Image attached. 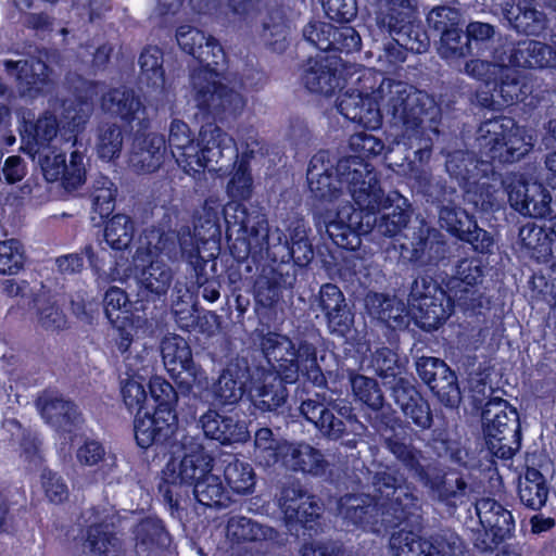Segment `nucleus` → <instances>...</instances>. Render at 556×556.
Listing matches in <instances>:
<instances>
[{
    "label": "nucleus",
    "mask_w": 556,
    "mask_h": 556,
    "mask_svg": "<svg viewBox=\"0 0 556 556\" xmlns=\"http://www.w3.org/2000/svg\"><path fill=\"white\" fill-rule=\"evenodd\" d=\"M351 87L338 99L337 108L348 119L376 129L381 125L382 115L392 118V124L401 123L405 136H416V117L413 113L418 105L430 110L429 116L437 111L429 94L415 89L404 81L380 78L375 72L361 66L345 67Z\"/></svg>",
    "instance_id": "obj_1"
},
{
    "label": "nucleus",
    "mask_w": 556,
    "mask_h": 556,
    "mask_svg": "<svg viewBox=\"0 0 556 556\" xmlns=\"http://www.w3.org/2000/svg\"><path fill=\"white\" fill-rule=\"evenodd\" d=\"M337 172L338 181L348 193L336 212H326L323 223L337 245L354 249L359 244L358 236L371 230L375 215L381 208H388V202L405 204V198L396 191L386 195L374 166L359 157L341 159Z\"/></svg>",
    "instance_id": "obj_2"
},
{
    "label": "nucleus",
    "mask_w": 556,
    "mask_h": 556,
    "mask_svg": "<svg viewBox=\"0 0 556 556\" xmlns=\"http://www.w3.org/2000/svg\"><path fill=\"white\" fill-rule=\"evenodd\" d=\"M260 345L273 370L257 367L250 372L247 392L255 408L271 412L282 406L288 397L285 383H295L300 376L315 386L325 383L314 344L307 341L295 344L287 336L268 332Z\"/></svg>",
    "instance_id": "obj_3"
},
{
    "label": "nucleus",
    "mask_w": 556,
    "mask_h": 556,
    "mask_svg": "<svg viewBox=\"0 0 556 556\" xmlns=\"http://www.w3.org/2000/svg\"><path fill=\"white\" fill-rule=\"evenodd\" d=\"M179 47L205 65L191 74L192 98L198 108L214 116L240 115L247 99L241 92L242 83L222 77L212 67L224 62L225 53L212 36L189 25L180 26L176 33Z\"/></svg>",
    "instance_id": "obj_4"
},
{
    "label": "nucleus",
    "mask_w": 556,
    "mask_h": 556,
    "mask_svg": "<svg viewBox=\"0 0 556 556\" xmlns=\"http://www.w3.org/2000/svg\"><path fill=\"white\" fill-rule=\"evenodd\" d=\"M372 494H346L338 501V514L351 525L380 532L397 525L417 498L396 470L386 468L375 473Z\"/></svg>",
    "instance_id": "obj_5"
},
{
    "label": "nucleus",
    "mask_w": 556,
    "mask_h": 556,
    "mask_svg": "<svg viewBox=\"0 0 556 556\" xmlns=\"http://www.w3.org/2000/svg\"><path fill=\"white\" fill-rule=\"evenodd\" d=\"M227 231L239 226L244 237L237 239L231 251L237 260H245L250 254L256 256L264 252L278 249L273 252L274 257L279 256L281 261L292 257L299 265H306L314 256L311 243L307 240L289 243L286 233L278 227L270 229L265 215L256 214L248 216L244 208L238 204H231L226 211Z\"/></svg>",
    "instance_id": "obj_6"
},
{
    "label": "nucleus",
    "mask_w": 556,
    "mask_h": 556,
    "mask_svg": "<svg viewBox=\"0 0 556 556\" xmlns=\"http://www.w3.org/2000/svg\"><path fill=\"white\" fill-rule=\"evenodd\" d=\"M147 247H140L134 257L136 279L141 289L156 296L165 295L172 286L174 271L163 256L178 260L174 236L159 229H150L144 236Z\"/></svg>",
    "instance_id": "obj_7"
},
{
    "label": "nucleus",
    "mask_w": 556,
    "mask_h": 556,
    "mask_svg": "<svg viewBox=\"0 0 556 556\" xmlns=\"http://www.w3.org/2000/svg\"><path fill=\"white\" fill-rule=\"evenodd\" d=\"M477 141L489 159L501 163L518 161L533 147L532 136L505 116L483 122L478 129Z\"/></svg>",
    "instance_id": "obj_8"
},
{
    "label": "nucleus",
    "mask_w": 556,
    "mask_h": 556,
    "mask_svg": "<svg viewBox=\"0 0 556 556\" xmlns=\"http://www.w3.org/2000/svg\"><path fill=\"white\" fill-rule=\"evenodd\" d=\"M518 413L507 401L491 399L482 412L483 432L489 451L509 459L520 447Z\"/></svg>",
    "instance_id": "obj_9"
},
{
    "label": "nucleus",
    "mask_w": 556,
    "mask_h": 556,
    "mask_svg": "<svg viewBox=\"0 0 556 556\" xmlns=\"http://www.w3.org/2000/svg\"><path fill=\"white\" fill-rule=\"evenodd\" d=\"M239 150L235 139L219 126L208 123L200 128L194 153L195 163L189 166V175L207 168L220 176L226 175L238 161Z\"/></svg>",
    "instance_id": "obj_10"
},
{
    "label": "nucleus",
    "mask_w": 556,
    "mask_h": 556,
    "mask_svg": "<svg viewBox=\"0 0 556 556\" xmlns=\"http://www.w3.org/2000/svg\"><path fill=\"white\" fill-rule=\"evenodd\" d=\"M408 305L416 325L427 331L437 329L452 314L451 300L445 292L425 277L413 282Z\"/></svg>",
    "instance_id": "obj_11"
},
{
    "label": "nucleus",
    "mask_w": 556,
    "mask_h": 556,
    "mask_svg": "<svg viewBox=\"0 0 556 556\" xmlns=\"http://www.w3.org/2000/svg\"><path fill=\"white\" fill-rule=\"evenodd\" d=\"M446 170L452 177L459 180L468 193H477L481 190V202L472 200L482 211L491 210L495 203L493 186L489 184V175L493 174V167L490 161L477 160L472 153L465 151H455L448 154L446 160Z\"/></svg>",
    "instance_id": "obj_12"
},
{
    "label": "nucleus",
    "mask_w": 556,
    "mask_h": 556,
    "mask_svg": "<svg viewBox=\"0 0 556 556\" xmlns=\"http://www.w3.org/2000/svg\"><path fill=\"white\" fill-rule=\"evenodd\" d=\"M182 456L174 457L166 465L164 481L172 485L193 486L213 471L214 458L193 437L184 435L180 440Z\"/></svg>",
    "instance_id": "obj_13"
},
{
    "label": "nucleus",
    "mask_w": 556,
    "mask_h": 556,
    "mask_svg": "<svg viewBox=\"0 0 556 556\" xmlns=\"http://www.w3.org/2000/svg\"><path fill=\"white\" fill-rule=\"evenodd\" d=\"M481 528L473 532V545L484 552L510 536L515 521L510 510L494 498L483 497L476 503Z\"/></svg>",
    "instance_id": "obj_14"
},
{
    "label": "nucleus",
    "mask_w": 556,
    "mask_h": 556,
    "mask_svg": "<svg viewBox=\"0 0 556 556\" xmlns=\"http://www.w3.org/2000/svg\"><path fill=\"white\" fill-rule=\"evenodd\" d=\"M300 413L323 437L329 440H339L346 429L344 421L334 413L346 419L355 418L351 405L327 400L320 394H315L314 397L303 401L300 405Z\"/></svg>",
    "instance_id": "obj_15"
},
{
    "label": "nucleus",
    "mask_w": 556,
    "mask_h": 556,
    "mask_svg": "<svg viewBox=\"0 0 556 556\" xmlns=\"http://www.w3.org/2000/svg\"><path fill=\"white\" fill-rule=\"evenodd\" d=\"M38 154L45 178L48 181H62L66 190H75L85 182L86 169L84 154L80 151L71 153L70 162L66 163L65 155L56 152L54 147L48 149H35L33 156Z\"/></svg>",
    "instance_id": "obj_16"
},
{
    "label": "nucleus",
    "mask_w": 556,
    "mask_h": 556,
    "mask_svg": "<svg viewBox=\"0 0 556 556\" xmlns=\"http://www.w3.org/2000/svg\"><path fill=\"white\" fill-rule=\"evenodd\" d=\"M86 546L100 556H121L124 553L123 540L115 532L118 516L109 508L92 509L87 518Z\"/></svg>",
    "instance_id": "obj_17"
},
{
    "label": "nucleus",
    "mask_w": 556,
    "mask_h": 556,
    "mask_svg": "<svg viewBox=\"0 0 556 556\" xmlns=\"http://www.w3.org/2000/svg\"><path fill=\"white\" fill-rule=\"evenodd\" d=\"M429 100L435 109V113L433 116H429L430 110L418 105V110H414L413 113L416 117V136L415 137H406L405 136V127L395 122L394 127L399 129V134L394 139L395 144H404L407 148H413L415 144L420 146V148L415 152V157L421 163L426 164L429 162L432 152V141L433 137L439 135V126L441 123V109L435 103L434 99L429 96Z\"/></svg>",
    "instance_id": "obj_18"
},
{
    "label": "nucleus",
    "mask_w": 556,
    "mask_h": 556,
    "mask_svg": "<svg viewBox=\"0 0 556 556\" xmlns=\"http://www.w3.org/2000/svg\"><path fill=\"white\" fill-rule=\"evenodd\" d=\"M350 66L341 64L336 56L309 60L302 81L308 91L330 96L337 89H342L349 81V75L344 68Z\"/></svg>",
    "instance_id": "obj_19"
},
{
    "label": "nucleus",
    "mask_w": 556,
    "mask_h": 556,
    "mask_svg": "<svg viewBox=\"0 0 556 556\" xmlns=\"http://www.w3.org/2000/svg\"><path fill=\"white\" fill-rule=\"evenodd\" d=\"M176 426L177 417L173 409L156 408L153 415L136 413L135 438L142 448L163 444L175 433Z\"/></svg>",
    "instance_id": "obj_20"
},
{
    "label": "nucleus",
    "mask_w": 556,
    "mask_h": 556,
    "mask_svg": "<svg viewBox=\"0 0 556 556\" xmlns=\"http://www.w3.org/2000/svg\"><path fill=\"white\" fill-rule=\"evenodd\" d=\"M165 140L157 134L137 136L128 155V166L137 174L156 172L164 161Z\"/></svg>",
    "instance_id": "obj_21"
},
{
    "label": "nucleus",
    "mask_w": 556,
    "mask_h": 556,
    "mask_svg": "<svg viewBox=\"0 0 556 556\" xmlns=\"http://www.w3.org/2000/svg\"><path fill=\"white\" fill-rule=\"evenodd\" d=\"M333 177L331 173V165L326 162V155L318 153L314 155L307 168V182L312 194L323 201L333 202L339 201L344 197V186L338 181L339 175ZM339 205H342L340 203Z\"/></svg>",
    "instance_id": "obj_22"
},
{
    "label": "nucleus",
    "mask_w": 556,
    "mask_h": 556,
    "mask_svg": "<svg viewBox=\"0 0 556 556\" xmlns=\"http://www.w3.org/2000/svg\"><path fill=\"white\" fill-rule=\"evenodd\" d=\"M4 66L10 74L16 76L22 97L36 98L50 83L48 66L40 60L5 61Z\"/></svg>",
    "instance_id": "obj_23"
},
{
    "label": "nucleus",
    "mask_w": 556,
    "mask_h": 556,
    "mask_svg": "<svg viewBox=\"0 0 556 556\" xmlns=\"http://www.w3.org/2000/svg\"><path fill=\"white\" fill-rule=\"evenodd\" d=\"M199 424L206 438L224 445L244 442L249 438V431L243 421L232 416H223L216 409L210 408L201 415Z\"/></svg>",
    "instance_id": "obj_24"
},
{
    "label": "nucleus",
    "mask_w": 556,
    "mask_h": 556,
    "mask_svg": "<svg viewBox=\"0 0 556 556\" xmlns=\"http://www.w3.org/2000/svg\"><path fill=\"white\" fill-rule=\"evenodd\" d=\"M282 465L293 471H301L312 476H323L328 469L321 451L306 442L282 444Z\"/></svg>",
    "instance_id": "obj_25"
},
{
    "label": "nucleus",
    "mask_w": 556,
    "mask_h": 556,
    "mask_svg": "<svg viewBox=\"0 0 556 556\" xmlns=\"http://www.w3.org/2000/svg\"><path fill=\"white\" fill-rule=\"evenodd\" d=\"M102 109L128 125H142L146 121V106L135 91L126 88L110 90L102 98Z\"/></svg>",
    "instance_id": "obj_26"
},
{
    "label": "nucleus",
    "mask_w": 556,
    "mask_h": 556,
    "mask_svg": "<svg viewBox=\"0 0 556 556\" xmlns=\"http://www.w3.org/2000/svg\"><path fill=\"white\" fill-rule=\"evenodd\" d=\"M494 92L502 99V103L495 100V94H479V101L483 106L490 108L495 104L509 105L518 101H522L530 92L531 88L519 72L503 66V72L498 74L497 81L494 84Z\"/></svg>",
    "instance_id": "obj_27"
},
{
    "label": "nucleus",
    "mask_w": 556,
    "mask_h": 556,
    "mask_svg": "<svg viewBox=\"0 0 556 556\" xmlns=\"http://www.w3.org/2000/svg\"><path fill=\"white\" fill-rule=\"evenodd\" d=\"M384 446L401 465L421 483L434 468L425 453L396 435L387 438Z\"/></svg>",
    "instance_id": "obj_28"
},
{
    "label": "nucleus",
    "mask_w": 556,
    "mask_h": 556,
    "mask_svg": "<svg viewBox=\"0 0 556 556\" xmlns=\"http://www.w3.org/2000/svg\"><path fill=\"white\" fill-rule=\"evenodd\" d=\"M506 63L525 68H546L556 65V50L544 42L523 40L506 56Z\"/></svg>",
    "instance_id": "obj_29"
},
{
    "label": "nucleus",
    "mask_w": 556,
    "mask_h": 556,
    "mask_svg": "<svg viewBox=\"0 0 556 556\" xmlns=\"http://www.w3.org/2000/svg\"><path fill=\"white\" fill-rule=\"evenodd\" d=\"M38 407L46 422L58 431L72 432L81 421L76 405L63 399L41 397Z\"/></svg>",
    "instance_id": "obj_30"
},
{
    "label": "nucleus",
    "mask_w": 556,
    "mask_h": 556,
    "mask_svg": "<svg viewBox=\"0 0 556 556\" xmlns=\"http://www.w3.org/2000/svg\"><path fill=\"white\" fill-rule=\"evenodd\" d=\"M242 379L243 374L239 369L229 367L223 370L210 389L207 403L215 407L238 403L247 390Z\"/></svg>",
    "instance_id": "obj_31"
},
{
    "label": "nucleus",
    "mask_w": 556,
    "mask_h": 556,
    "mask_svg": "<svg viewBox=\"0 0 556 556\" xmlns=\"http://www.w3.org/2000/svg\"><path fill=\"white\" fill-rule=\"evenodd\" d=\"M365 306L369 315L381 320L389 327L397 328L407 324L405 304L396 298L380 293H369L365 298Z\"/></svg>",
    "instance_id": "obj_32"
},
{
    "label": "nucleus",
    "mask_w": 556,
    "mask_h": 556,
    "mask_svg": "<svg viewBox=\"0 0 556 556\" xmlns=\"http://www.w3.org/2000/svg\"><path fill=\"white\" fill-rule=\"evenodd\" d=\"M168 144L173 156L179 167L188 173L191 163H195L194 153L197 140L187 123L181 119H173L168 128Z\"/></svg>",
    "instance_id": "obj_33"
},
{
    "label": "nucleus",
    "mask_w": 556,
    "mask_h": 556,
    "mask_svg": "<svg viewBox=\"0 0 556 556\" xmlns=\"http://www.w3.org/2000/svg\"><path fill=\"white\" fill-rule=\"evenodd\" d=\"M519 243L527 253L538 262H548L553 256L554 240L549 237L544 226L529 222L520 227L518 233Z\"/></svg>",
    "instance_id": "obj_34"
},
{
    "label": "nucleus",
    "mask_w": 556,
    "mask_h": 556,
    "mask_svg": "<svg viewBox=\"0 0 556 556\" xmlns=\"http://www.w3.org/2000/svg\"><path fill=\"white\" fill-rule=\"evenodd\" d=\"M226 535L232 542L274 541L277 532L244 516H232L226 525Z\"/></svg>",
    "instance_id": "obj_35"
},
{
    "label": "nucleus",
    "mask_w": 556,
    "mask_h": 556,
    "mask_svg": "<svg viewBox=\"0 0 556 556\" xmlns=\"http://www.w3.org/2000/svg\"><path fill=\"white\" fill-rule=\"evenodd\" d=\"M160 351L163 364L170 377L182 372L186 365L193 359L188 342L175 333H168L162 338Z\"/></svg>",
    "instance_id": "obj_36"
},
{
    "label": "nucleus",
    "mask_w": 556,
    "mask_h": 556,
    "mask_svg": "<svg viewBox=\"0 0 556 556\" xmlns=\"http://www.w3.org/2000/svg\"><path fill=\"white\" fill-rule=\"evenodd\" d=\"M250 154L248 152H244L241 154V161L238 164V167L231 178L229 179L226 192L229 198L233 200V202H229L227 205H225L223 212H224V218L226 219V211L229 205L231 204H238L241 207L247 211V208L238 203L237 201L242 200H249L252 197L253 193V178L251 176V173L248 168V161L250 159ZM248 216H254L258 214L257 212L248 213L245 212Z\"/></svg>",
    "instance_id": "obj_37"
},
{
    "label": "nucleus",
    "mask_w": 556,
    "mask_h": 556,
    "mask_svg": "<svg viewBox=\"0 0 556 556\" xmlns=\"http://www.w3.org/2000/svg\"><path fill=\"white\" fill-rule=\"evenodd\" d=\"M518 493L521 503L527 507L532 509L543 507L548 496L543 475L534 468H528L519 480Z\"/></svg>",
    "instance_id": "obj_38"
},
{
    "label": "nucleus",
    "mask_w": 556,
    "mask_h": 556,
    "mask_svg": "<svg viewBox=\"0 0 556 556\" xmlns=\"http://www.w3.org/2000/svg\"><path fill=\"white\" fill-rule=\"evenodd\" d=\"M349 381L355 401L376 412L382 408L384 396L376 379L351 371Z\"/></svg>",
    "instance_id": "obj_39"
},
{
    "label": "nucleus",
    "mask_w": 556,
    "mask_h": 556,
    "mask_svg": "<svg viewBox=\"0 0 556 556\" xmlns=\"http://www.w3.org/2000/svg\"><path fill=\"white\" fill-rule=\"evenodd\" d=\"M192 488L195 500L204 506L224 507L229 501L219 476L214 475L213 471H210Z\"/></svg>",
    "instance_id": "obj_40"
},
{
    "label": "nucleus",
    "mask_w": 556,
    "mask_h": 556,
    "mask_svg": "<svg viewBox=\"0 0 556 556\" xmlns=\"http://www.w3.org/2000/svg\"><path fill=\"white\" fill-rule=\"evenodd\" d=\"M58 129L56 117L49 113H45L36 122H25L23 132L33 140L29 151L33 153L35 149L51 148L50 142L56 137Z\"/></svg>",
    "instance_id": "obj_41"
},
{
    "label": "nucleus",
    "mask_w": 556,
    "mask_h": 556,
    "mask_svg": "<svg viewBox=\"0 0 556 556\" xmlns=\"http://www.w3.org/2000/svg\"><path fill=\"white\" fill-rule=\"evenodd\" d=\"M123 141V132L118 125L113 123L102 124L96 135L94 149L97 155L108 162L118 157Z\"/></svg>",
    "instance_id": "obj_42"
},
{
    "label": "nucleus",
    "mask_w": 556,
    "mask_h": 556,
    "mask_svg": "<svg viewBox=\"0 0 556 556\" xmlns=\"http://www.w3.org/2000/svg\"><path fill=\"white\" fill-rule=\"evenodd\" d=\"M224 477L233 493L245 495L254 491L255 473L249 463L232 458L225 466Z\"/></svg>",
    "instance_id": "obj_43"
},
{
    "label": "nucleus",
    "mask_w": 556,
    "mask_h": 556,
    "mask_svg": "<svg viewBox=\"0 0 556 556\" xmlns=\"http://www.w3.org/2000/svg\"><path fill=\"white\" fill-rule=\"evenodd\" d=\"M179 388L191 392L195 399L202 402H208L210 397V382L206 372L198 366L193 359L186 365L182 372L172 377Z\"/></svg>",
    "instance_id": "obj_44"
},
{
    "label": "nucleus",
    "mask_w": 556,
    "mask_h": 556,
    "mask_svg": "<svg viewBox=\"0 0 556 556\" xmlns=\"http://www.w3.org/2000/svg\"><path fill=\"white\" fill-rule=\"evenodd\" d=\"M135 235V224L131 218L125 214L114 215L104 229V238L106 243L117 251L125 250L129 247Z\"/></svg>",
    "instance_id": "obj_45"
},
{
    "label": "nucleus",
    "mask_w": 556,
    "mask_h": 556,
    "mask_svg": "<svg viewBox=\"0 0 556 556\" xmlns=\"http://www.w3.org/2000/svg\"><path fill=\"white\" fill-rule=\"evenodd\" d=\"M269 428H261L254 437V456L260 465L269 467L282 462V444Z\"/></svg>",
    "instance_id": "obj_46"
},
{
    "label": "nucleus",
    "mask_w": 556,
    "mask_h": 556,
    "mask_svg": "<svg viewBox=\"0 0 556 556\" xmlns=\"http://www.w3.org/2000/svg\"><path fill=\"white\" fill-rule=\"evenodd\" d=\"M422 484L442 501L464 495L467 489V483L463 478L445 477L435 467L428 475V479H425Z\"/></svg>",
    "instance_id": "obj_47"
},
{
    "label": "nucleus",
    "mask_w": 556,
    "mask_h": 556,
    "mask_svg": "<svg viewBox=\"0 0 556 556\" xmlns=\"http://www.w3.org/2000/svg\"><path fill=\"white\" fill-rule=\"evenodd\" d=\"M390 547L395 556H431L429 539L401 530L392 534Z\"/></svg>",
    "instance_id": "obj_48"
},
{
    "label": "nucleus",
    "mask_w": 556,
    "mask_h": 556,
    "mask_svg": "<svg viewBox=\"0 0 556 556\" xmlns=\"http://www.w3.org/2000/svg\"><path fill=\"white\" fill-rule=\"evenodd\" d=\"M378 23L392 34L399 25L410 18L412 4L409 0H379Z\"/></svg>",
    "instance_id": "obj_49"
},
{
    "label": "nucleus",
    "mask_w": 556,
    "mask_h": 556,
    "mask_svg": "<svg viewBox=\"0 0 556 556\" xmlns=\"http://www.w3.org/2000/svg\"><path fill=\"white\" fill-rule=\"evenodd\" d=\"M156 363L155 352L152 346L141 345L135 349L124 358L126 375L128 378L146 380L154 370Z\"/></svg>",
    "instance_id": "obj_50"
},
{
    "label": "nucleus",
    "mask_w": 556,
    "mask_h": 556,
    "mask_svg": "<svg viewBox=\"0 0 556 556\" xmlns=\"http://www.w3.org/2000/svg\"><path fill=\"white\" fill-rule=\"evenodd\" d=\"M493 61L481 59H472L465 64L464 72L478 80L483 81L485 85L495 84L498 74L503 72V66L506 63V56L495 50L492 54Z\"/></svg>",
    "instance_id": "obj_51"
},
{
    "label": "nucleus",
    "mask_w": 556,
    "mask_h": 556,
    "mask_svg": "<svg viewBox=\"0 0 556 556\" xmlns=\"http://www.w3.org/2000/svg\"><path fill=\"white\" fill-rule=\"evenodd\" d=\"M116 191L115 185L108 177L94 179L90 198L92 212L99 214L100 218L108 217L114 211Z\"/></svg>",
    "instance_id": "obj_52"
},
{
    "label": "nucleus",
    "mask_w": 556,
    "mask_h": 556,
    "mask_svg": "<svg viewBox=\"0 0 556 556\" xmlns=\"http://www.w3.org/2000/svg\"><path fill=\"white\" fill-rule=\"evenodd\" d=\"M104 313L111 324L119 320L136 318L132 314V304L124 290L118 287H111L103 299Z\"/></svg>",
    "instance_id": "obj_53"
},
{
    "label": "nucleus",
    "mask_w": 556,
    "mask_h": 556,
    "mask_svg": "<svg viewBox=\"0 0 556 556\" xmlns=\"http://www.w3.org/2000/svg\"><path fill=\"white\" fill-rule=\"evenodd\" d=\"M440 226L457 238H466L469 228L473 227V219L460 207L445 205L440 210Z\"/></svg>",
    "instance_id": "obj_54"
},
{
    "label": "nucleus",
    "mask_w": 556,
    "mask_h": 556,
    "mask_svg": "<svg viewBox=\"0 0 556 556\" xmlns=\"http://www.w3.org/2000/svg\"><path fill=\"white\" fill-rule=\"evenodd\" d=\"M510 23L518 33L529 36H539L547 28L546 15L533 8H518Z\"/></svg>",
    "instance_id": "obj_55"
},
{
    "label": "nucleus",
    "mask_w": 556,
    "mask_h": 556,
    "mask_svg": "<svg viewBox=\"0 0 556 556\" xmlns=\"http://www.w3.org/2000/svg\"><path fill=\"white\" fill-rule=\"evenodd\" d=\"M370 366L381 378H396L403 372L405 362L393 350L380 348L372 353Z\"/></svg>",
    "instance_id": "obj_56"
},
{
    "label": "nucleus",
    "mask_w": 556,
    "mask_h": 556,
    "mask_svg": "<svg viewBox=\"0 0 556 556\" xmlns=\"http://www.w3.org/2000/svg\"><path fill=\"white\" fill-rule=\"evenodd\" d=\"M141 78L155 88L164 86L162 52L156 47L146 49L139 58Z\"/></svg>",
    "instance_id": "obj_57"
},
{
    "label": "nucleus",
    "mask_w": 556,
    "mask_h": 556,
    "mask_svg": "<svg viewBox=\"0 0 556 556\" xmlns=\"http://www.w3.org/2000/svg\"><path fill=\"white\" fill-rule=\"evenodd\" d=\"M137 548L144 552L166 544L167 535L159 520L146 519L135 531Z\"/></svg>",
    "instance_id": "obj_58"
},
{
    "label": "nucleus",
    "mask_w": 556,
    "mask_h": 556,
    "mask_svg": "<svg viewBox=\"0 0 556 556\" xmlns=\"http://www.w3.org/2000/svg\"><path fill=\"white\" fill-rule=\"evenodd\" d=\"M392 205H394L392 212L383 214L378 222H372V226L376 225L378 231L388 237L397 235L406 227L409 219L406 200L405 204L397 201L388 202V207Z\"/></svg>",
    "instance_id": "obj_59"
},
{
    "label": "nucleus",
    "mask_w": 556,
    "mask_h": 556,
    "mask_svg": "<svg viewBox=\"0 0 556 556\" xmlns=\"http://www.w3.org/2000/svg\"><path fill=\"white\" fill-rule=\"evenodd\" d=\"M439 55L448 63H454L470 54L467 41L462 42V30L459 28L451 29L440 36L438 43Z\"/></svg>",
    "instance_id": "obj_60"
},
{
    "label": "nucleus",
    "mask_w": 556,
    "mask_h": 556,
    "mask_svg": "<svg viewBox=\"0 0 556 556\" xmlns=\"http://www.w3.org/2000/svg\"><path fill=\"white\" fill-rule=\"evenodd\" d=\"M281 296L279 276L273 269L263 271L255 281L256 301L264 307H271Z\"/></svg>",
    "instance_id": "obj_61"
},
{
    "label": "nucleus",
    "mask_w": 556,
    "mask_h": 556,
    "mask_svg": "<svg viewBox=\"0 0 556 556\" xmlns=\"http://www.w3.org/2000/svg\"><path fill=\"white\" fill-rule=\"evenodd\" d=\"M25 263V252L20 241L9 239L0 242V273L13 275Z\"/></svg>",
    "instance_id": "obj_62"
},
{
    "label": "nucleus",
    "mask_w": 556,
    "mask_h": 556,
    "mask_svg": "<svg viewBox=\"0 0 556 556\" xmlns=\"http://www.w3.org/2000/svg\"><path fill=\"white\" fill-rule=\"evenodd\" d=\"M527 202L520 207V214L535 218L546 216L551 212L552 197L549 191L541 184L532 182Z\"/></svg>",
    "instance_id": "obj_63"
},
{
    "label": "nucleus",
    "mask_w": 556,
    "mask_h": 556,
    "mask_svg": "<svg viewBox=\"0 0 556 556\" xmlns=\"http://www.w3.org/2000/svg\"><path fill=\"white\" fill-rule=\"evenodd\" d=\"M429 542L431 556H458L464 547L462 539L450 529L434 533Z\"/></svg>",
    "instance_id": "obj_64"
}]
</instances>
